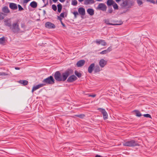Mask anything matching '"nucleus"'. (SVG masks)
<instances>
[{
	"label": "nucleus",
	"mask_w": 157,
	"mask_h": 157,
	"mask_svg": "<svg viewBox=\"0 0 157 157\" xmlns=\"http://www.w3.org/2000/svg\"><path fill=\"white\" fill-rule=\"evenodd\" d=\"M46 11L45 10H43V13H44V14H46Z\"/></svg>",
	"instance_id": "bf43d9fd"
},
{
	"label": "nucleus",
	"mask_w": 157,
	"mask_h": 157,
	"mask_svg": "<svg viewBox=\"0 0 157 157\" xmlns=\"http://www.w3.org/2000/svg\"><path fill=\"white\" fill-rule=\"evenodd\" d=\"M48 4V0H47V3L46 4H45L44 7L45 6L47 5Z\"/></svg>",
	"instance_id": "3c124183"
},
{
	"label": "nucleus",
	"mask_w": 157,
	"mask_h": 157,
	"mask_svg": "<svg viewBox=\"0 0 157 157\" xmlns=\"http://www.w3.org/2000/svg\"><path fill=\"white\" fill-rule=\"evenodd\" d=\"M80 2H82L84 0H78Z\"/></svg>",
	"instance_id": "13d9d810"
},
{
	"label": "nucleus",
	"mask_w": 157,
	"mask_h": 157,
	"mask_svg": "<svg viewBox=\"0 0 157 157\" xmlns=\"http://www.w3.org/2000/svg\"><path fill=\"white\" fill-rule=\"evenodd\" d=\"M64 13H61L60 14V17H63L64 18Z\"/></svg>",
	"instance_id": "37998d69"
},
{
	"label": "nucleus",
	"mask_w": 157,
	"mask_h": 157,
	"mask_svg": "<svg viewBox=\"0 0 157 157\" xmlns=\"http://www.w3.org/2000/svg\"><path fill=\"white\" fill-rule=\"evenodd\" d=\"M30 0H24V3H27L28 2H29Z\"/></svg>",
	"instance_id": "a18cd8bd"
},
{
	"label": "nucleus",
	"mask_w": 157,
	"mask_h": 157,
	"mask_svg": "<svg viewBox=\"0 0 157 157\" xmlns=\"http://www.w3.org/2000/svg\"><path fill=\"white\" fill-rule=\"evenodd\" d=\"M9 75L8 73L4 72H0V76H7Z\"/></svg>",
	"instance_id": "72a5a7b5"
},
{
	"label": "nucleus",
	"mask_w": 157,
	"mask_h": 157,
	"mask_svg": "<svg viewBox=\"0 0 157 157\" xmlns=\"http://www.w3.org/2000/svg\"><path fill=\"white\" fill-rule=\"evenodd\" d=\"M52 9L55 11H56L57 10V7L54 4H53L52 5Z\"/></svg>",
	"instance_id": "4c0bfd02"
},
{
	"label": "nucleus",
	"mask_w": 157,
	"mask_h": 157,
	"mask_svg": "<svg viewBox=\"0 0 157 157\" xmlns=\"http://www.w3.org/2000/svg\"><path fill=\"white\" fill-rule=\"evenodd\" d=\"M44 3H45V0H42Z\"/></svg>",
	"instance_id": "0e129e2a"
},
{
	"label": "nucleus",
	"mask_w": 157,
	"mask_h": 157,
	"mask_svg": "<svg viewBox=\"0 0 157 157\" xmlns=\"http://www.w3.org/2000/svg\"><path fill=\"white\" fill-rule=\"evenodd\" d=\"M127 11H128V10H125V11H124V12L122 13H126V12Z\"/></svg>",
	"instance_id": "052dcab7"
},
{
	"label": "nucleus",
	"mask_w": 157,
	"mask_h": 157,
	"mask_svg": "<svg viewBox=\"0 0 157 157\" xmlns=\"http://www.w3.org/2000/svg\"><path fill=\"white\" fill-rule=\"evenodd\" d=\"M147 2H150L151 3H155V2L153 0H147Z\"/></svg>",
	"instance_id": "c03bdc74"
},
{
	"label": "nucleus",
	"mask_w": 157,
	"mask_h": 157,
	"mask_svg": "<svg viewBox=\"0 0 157 157\" xmlns=\"http://www.w3.org/2000/svg\"><path fill=\"white\" fill-rule=\"evenodd\" d=\"M143 116L146 117H149L151 119L152 118L151 116L149 114H144L143 115Z\"/></svg>",
	"instance_id": "e433bc0d"
},
{
	"label": "nucleus",
	"mask_w": 157,
	"mask_h": 157,
	"mask_svg": "<svg viewBox=\"0 0 157 157\" xmlns=\"http://www.w3.org/2000/svg\"><path fill=\"white\" fill-rule=\"evenodd\" d=\"M106 5L103 3H99L96 8L97 10H101L103 11H106L107 9Z\"/></svg>",
	"instance_id": "423d86ee"
},
{
	"label": "nucleus",
	"mask_w": 157,
	"mask_h": 157,
	"mask_svg": "<svg viewBox=\"0 0 157 157\" xmlns=\"http://www.w3.org/2000/svg\"><path fill=\"white\" fill-rule=\"evenodd\" d=\"M95 42L98 45L101 44L104 46L107 45V43L105 41L102 40H96Z\"/></svg>",
	"instance_id": "f8f14e48"
},
{
	"label": "nucleus",
	"mask_w": 157,
	"mask_h": 157,
	"mask_svg": "<svg viewBox=\"0 0 157 157\" xmlns=\"http://www.w3.org/2000/svg\"><path fill=\"white\" fill-rule=\"evenodd\" d=\"M123 145L124 146L132 147L139 146V144L137 141L134 140H131L123 143Z\"/></svg>",
	"instance_id": "7ed1b4c3"
},
{
	"label": "nucleus",
	"mask_w": 157,
	"mask_h": 157,
	"mask_svg": "<svg viewBox=\"0 0 157 157\" xmlns=\"http://www.w3.org/2000/svg\"><path fill=\"white\" fill-rule=\"evenodd\" d=\"M75 116L78 117L80 118H83L85 116V115L84 114H81L78 115H75Z\"/></svg>",
	"instance_id": "7c9ffc66"
},
{
	"label": "nucleus",
	"mask_w": 157,
	"mask_h": 157,
	"mask_svg": "<svg viewBox=\"0 0 157 157\" xmlns=\"http://www.w3.org/2000/svg\"><path fill=\"white\" fill-rule=\"evenodd\" d=\"M95 157H102V156L98 155H95Z\"/></svg>",
	"instance_id": "09e8293b"
},
{
	"label": "nucleus",
	"mask_w": 157,
	"mask_h": 157,
	"mask_svg": "<svg viewBox=\"0 0 157 157\" xmlns=\"http://www.w3.org/2000/svg\"><path fill=\"white\" fill-rule=\"evenodd\" d=\"M72 4L73 6H76L77 4V2L76 0H73L72 2Z\"/></svg>",
	"instance_id": "473e14b6"
},
{
	"label": "nucleus",
	"mask_w": 157,
	"mask_h": 157,
	"mask_svg": "<svg viewBox=\"0 0 157 157\" xmlns=\"http://www.w3.org/2000/svg\"><path fill=\"white\" fill-rule=\"evenodd\" d=\"M77 79V78L75 75H72L68 78L67 81L68 82H72L75 81Z\"/></svg>",
	"instance_id": "1a4fd4ad"
},
{
	"label": "nucleus",
	"mask_w": 157,
	"mask_h": 157,
	"mask_svg": "<svg viewBox=\"0 0 157 157\" xmlns=\"http://www.w3.org/2000/svg\"><path fill=\"white\" fill-rule=\"evenodd\" d=\"M21 27L22 28H23L25 27V25H24L22 24V25H21Z\"/></svg>",
	"instance_id": "4d7b16f0"
},
{
	"label": "nucleus",
	"mask_w": 157,
	"mask_h": 157,
	"mask_svg": "<svg viewBox=\"0 0 157 157\" xmlns=\"http://www.w3.org/2000/svg\"><path fill=\"white\" fill-rule=\"evenodd\" d=\"M75 18L77 17V16L78 15V13L77 11L74 12L73 13Z\"/></svg>",
	"instance_id": "a19ab883"
},
{
	"label": "nucleus",
	"mask_w": 157,
	"mask_h": 157,
	"mask_svg": "<svg viewBox=\"0 0 157 157\" xmlns=\"http://www.w3.org/2000/svg\"><path fill=\"white\" fill-rule=\"evenodd\" d=\"M95 1L94 0H85L84 1V4L85 5L92 4L94 3Z\"/></svg>",
	"instance_id": "a211bd4d"
},
{
	"label": "nucleus",
	"mask_w": 157,
	"mask_h": 157,
	"mask_svg": "<svg viewBox=\"0 0 157 157\" xmlns=\"http://www.w3.org/2000/svg\"><path fill=\"white\" fill-rule=\"evenodd\" d=\"M43 84H45V86L46 84H53L55 83V80L53 77L52 76L48 77L44 79L42 81Z\"/></svg>",
	"instance_id": "20e7f679"
},
{
	"label": "nucleus",
	"mask_w": 157,
	"mask_h": 157,
	"mask_svg": "<svg viewBox=\"0 0 157 157\" xmlns=\"http://www.w3.org/2000/svg\"><path fill=\"white\" fill-rule=\"evenodd\" d=\"M59 0L61 2H63L65 1V0Z\"/></svg>",
	"instance_id": "864d4df0"
},
{
	"label": "nucleus",
	"mask_w": 157,
	"mask_h": 157,
	"mask_svg": "<svg viewBox=\"0 0 157 157\" xmlns=\"http://www.w3.org/2000/svg\"><path fill=\"white\" fill-rule=\"evenodd\" d=\"M113 11V9L111 7L109 8L108 10L107 11V13H112Z\"/></svg>",
	"instance_id": "c9c22d12"
},
{
	"label": "nucleus",
	"mask_w": 157,
	"mask_h": 157,
	"mask_svg": "<svg viewBox=\"0 0 157 157\" xmlns=\"http://www.w3.org/2000/svg\"><path fill=\"white\" fill-rule=\"evenodd\" d=\"M3 13H2L0 12V20H2L4 18Z\"/></svg>",
	"instance_id": "f704fd0d"
},
{
	"label": "nucleus",
	"mask_w": 157,
	"mask_h": 157,
	"mask_svg": "<svg viewBox=\"0 0 157 157\" xmlns=\"http://www.w3.org/2000/svg\"><path fill=\"white\" fill-rule=\"evenodd\" d=\"M9 7L11 9L13 10H15L17 8V4L13 3H10Z\"/></svg>",
	"instance_id": "f3484780"
},
{
	"label": "nucleus",
	"mask_w": 157,
	"mask_h": 157,
	"mask_svg": "<svg viewBox=\"0 0 157 157\" xmlns=\"http://www.w3.org/2000/svg\"><path fill=\"white\" fill-rule=\"evenodd\" d=\"M19 82L22 84L24 86H26L28 84V82L25 80H20L19 81Z\"/></svg>",
	"instance_id": "b1692460"
},
{
	"label": "nucleus",
	"mask_w": 157,
	"mask_h": 157,
	"mask_svg": "<svg viewBox=\"0 0 157 157\" xmlns=\"http://www.w3.org/2000/svg\"><path fill=\"white\" fill-rule=\"evenodd\" d=\"M112 50V47H109L107 49L101 52H100V54H106L109 52H110Z\"/></svg>",
	"instance_id": "6ab92c4d"
},
{
	"label": "nucleus",
	"mask_w": 157,
	"mask_h": 157,
	"mask_svg": "<svg viewBox=\"0 0 157 157\" xmlns=\"http://www.w3.org/2000/svg\"><path fill=\"white\" fill-rule=\"evenodd\" d=\"M53 0V2L55 3L56 2L58 1V0Z\"/></svg>",
	"instance_id": "6e6d98bb"
},
{
	"label": "nucleus",
	"mask_w": 157,
	"mask_h": 157,
	"mask_svg": "<svg viewBox=\"0 0 157 157\" xmlns=\"http://www.w3.org/2000/svg\"><path fill=\"white\" fill-rule=\"evenodd\" d=\"M15 69L16 70H19L20 69V68L19 67H15Z\"/></svg>",
	"instance_id": "603ef678"
},
{
	"label": "nucleus",
	"mask_w": 157,
	"mask_h": 157,
	"mask_svg": "<svg viewBox=\"0 0 157 157\" xmlns=\"http://www.w3.org/2000/svg\"><path fill=\"white\" fill-rule=\"evenodd\" d=\"M114 3V2L113 0H108L107 2V4L108 6L113 5Z\"/></svg>",
	"instance_id": "bb28decb"
},
{
	"label": "nucleus",
	"mask_w": 157,
	"mask_h": 157,
	"mask_svg": "<svg viewBox=\"0 0 157 157\" xmlns=\"http://www.w3.org/2000/svg\"><path fill=\"white\" fill-rule=\"evenodd\" d=\"M44 86H45V84H43V83H42L38 84V85H36V86H34L33 87L35 88V90H36L39 88H40Z\"/></svg>",
	"instance_id": "393cba45"
},
{
	"label": "nucleus",
	"mask_w": 157,
	"mask_h": 157,
	"mask_svg": "<svg viewBox=\"0 0 157 157\" xmlns=\"http://www.w3.org/2000/svg\"><path fill=\"white\" fill-rule=\"evenodd\" d=\"M107 62V61L105 59H100L99 63V65L101 67L103 68L106 65Z\"/></svg>",
	"instance_id": "ddd939ff"
},
{
	"label": "nucleus",
	"mask_w": 157,
	"mask_h": 157,
	"mask_svg": "<svg viewBox=\"0 0 157 157\" xmlns=\"http://www.w3.org/2000/svg\"><path fill=\"white\" fill-rule=\"evenodd\" d=\"M4 22L5 25L10 27L11 28V21L10 19H5L4 20Z\"/></svg>",
	"instance_id": "9d476101"
},
{
	"label": "nucleus",
	"mask_w": 157,
	"mask_h": 157,
	"mask_svg": "<svg viewBox=\"0 0 157 157\" xmlns=\"http://www.w3.org/2000/svg\"><path fill=\"white\" fill-rule=\"evenodd\" d=\"M35 90H36L33 87V89H32V92L33 93L34 92V91Z\"/></svg>",
	"instance_id": "8fccbe9b"
},
{
	"label": "nucleus",
	"mask_w": 157,
	"mask_h": 157,
	"mask_svg": "<svg viewBox=\"0 0 157 157\" xmlns=\"http://www.w3.org/2000/svg\"><path fill=\"white\" fill-rule=\"evenodd\" d=\"M78 11L79 14L83 16L85 15V11L84 8L82 7H80L78 8Z\"/></svg>",
	"instance_id": "2eb2a0df"
},
{
	"label": "nucleus",
	"mask_w": 157,
	"mask_h": 157,
	"mask_svg": "<svg viewBox=\"0 0 157 157\" xmlns=\"http://www.w3.org/2000/svg\"><path fill=\"white\" fill-rule=\"evenodd\" d=\"M87 95H88L89 97H93V98L95 97L96 96V95L95 94H93V95H91V94H87Z\"/></svg>",
	"instance_id": "79ce46f5"
},
{
	"label": "nucleus",
	"mask_w": 157,
	"mask_h": 157,
	"mask_svg": "<svg viewBox=\"0 0 157 157\" xmlns=\"http://www.w3.org/2000/svg\"><path fill=\"white\" fill-rule=\"evenodd\" d=\"M87 12L90 16L93 15L94 13V10L92 9H88L87 10Z\"/></svg>",
	"instance_id": "aec40b11"
},
{
	"label": "nucleus",
	"mask_w": 157,
	"mask_h": 157,
	"mask_svg": "<svg viewBox=\"0 0 157 157\" xmlns=\"http://www.w3.org/2000/svg\"><path fill=\"white\" fill-rule=\"evenodd\" d=\"M57 7H58V11L59 13H60L61 11L62 8V5L59 3L58 5H57Z\"/></svg>",
	"instance_id": "cd10ccee"
},
{
	"label": "nucleus",
	"mask_w": 157,
	"mask_h": 157,
	"mask_svg": "<svg viewBox=\"0 0 157 157\" xmlns=\"http://www.w3.org/2000/svg\"><path fill=\"white\" fill-rule=\"evenodd\" d=\"M2 11L5 13H8L10 12L7 6H5L2 8Z\"/></svg>",
	"instance_id": "412c9836"
},
{
	"label": "nucleus",
	"mask_w": 157,
	"mask_h": 157,
	"mask_svg": "<svg viewBox=\"0 0 157 157\" xmlns=\"http://www.w3.org/2000/svg\"><path fill=\"white\" fill-rule=\"evenodd\" d=\"M85 62L84 59H81L77 62L76 65L78 67H81L85 64Z\"/></svg>",
	"instance_id": "4468645a"
},
{
	"label": "nucleus",
	"mask_w": 157,
	"mask_h": 157,
	"mask_svg": "<svg viewBox=\"0 0 157 157\" xmlns=\"http://www.w3.org/2000/svg\"><path fill=\"white\" fill-rule=\"evenodd\" d=\"M96 0L97 1L100 2V1H102L103 0Z\"/></svg>",
	"instance_id": "680f3d73"
},
{
	"label": "nucleus",
	"mask_w": 157,
	"mask_h": 157,
	"mask_svg": "<svg viewBox=\"0 0 157 157\" xmlns=\"http://www.w3.org/2000/svg\"><path fill=\"white\" fill-rule=\"evenodd\" d=\"M156 3H157V1H156Z\"/></svg>",
	"instance_id": "69168bd1"
},
{
	"label": "nucleus",
	"mask_w": 157,
	"mask_h": 157,
	"mask_svg": "<svg viewBox=\"0 0 157 157\" xmlns=\"http://www.w3.org/2000/svg\"><path fill=\"white\" fill-rule=\"evenodd\" d=\"M121 0H115L116 2L117 3L119 2Z\"/></svg>",
	"instance_id": "5fc2aeb1"
},
{
	"label": "nucleus",
	"mask_w": 157,
	"mask_h": 157,
	"mask_svg": "<svg viewBox=\"0 0 157 157\" xmlns=\"http://www.w3.org/2000/svg\"><path fill=\"white\" fill-rule=\"evenodd\" d=\"M75 74L79 78L81 77L82 76V74L78 72L77 71H75Z\"/></svg>",
	"instance_id": "c85d7f7f"
},
{
	"label": "nucleus",
	"mask_w": 157,
	"mask_h": 157,
	"mask_svg": "<svg viewBox=\"0 0 157 157\" xmlns=\"http://www.w3.org/2000/svg\"><path fill=\"white\" fill-rule=\"evenodd\" d=\"M133 112L135 113L136 115L138 117H140L142 115L140 112L137 110H134Z\"/></svg>",
	"instance_id": "a878e982"
},
{
	"label": "nucleus",
	"mask_w": 157,
	"mask_h": 157,
	"mask_svg": "<svg viewBox=\"0 0 157 157\" xmlns=\"http://www.w3.org/2000/svg\"><path fill=\"white\" fill-rule=\"evenodd\" d=\"M12 30L14 33H18L20 31V29L17 22L13 23L11 27Z\"/></svg>",
	"instance_id": "39448f33"
},
{
	"label": "nucleus",
	"mask_w": 157,
	"mask_h": 157,
	"mask_svg": "<svg viewBox=\"0 0 157 157\" xmlns=\"http://www.w3.org/2000/svg\"><path fill=\"white\" fill-rule=\"evenodd\" d=\"M121 21H121H120L119 22H118V23H117V24H119V23H120V22Z\"/></svg>",
	"instance_id": "e2e57ef3"
},
{
	"label": "nucleus",
	"mask_w": 157,
	"mask_h": 157,
	"mask_svg": "<svg viewBox=\"0 0 157 157\" xmlns=\"http://www.w3.org/2000/svg\"><path fill=\"white\" fill-rule=\"evenodd\" d=\"M98 110H99L103 114L104 119L106 120L108 118V114L105 110L104 109L99 108Z\"/></svg>",
	"instance_id": "0eeeda50"
},
{
	"label": "nucleus",
	"mask_w": 157,
	"mask_h": 157,
	"mask_svg": "<svg viewBox=\"0 0 157 157\" xmlns=\"http://www.w3.org/2000/svg\"><path fill=\"white\" fill-rule=\"evenodd\" d=\"M18 10L19 11H21L24 10L23 8L22 7V6L20 5H18Z\"/></svg>",
	"instance_id": "ea45409f"
},
{
	"label": "nucleus",
	"mask_w": 157,
	"mask_h": 157,
	"mask_svg": "<svg viewBox=\"0 0 157 157\" xmlns=\"http://www.w3.org/2000/svg\"><path fill=\"white\" fill-rule=\"evenodd\" d=\"M5 41V38L4 37H2L1 38H0V43L2 44Z\"/></svg>",
	"instance_id": "58836bf2"
},
{
	"label": "nucleus",
	"mask_w": 157,
	"mask_h": 157,
	"mask_svg": "<svg viewBox=\"0 0 157 157\" xmlns=\"http://www.w3.org/2000/svg\"><path fill=\"white\" fill-rule=\"evenodd\" d=\"M101 69H100V67L98 65H95L94 69V72L95 73H98L100 71Z\"/></svg>",
	"instance_id": "4be33fe9"
},
{
	"label": "nucleus",
	"mask_w": 157,
	"mask_h": 157,
	"mask_svg": "<svg viewBox=\"0 0 157 157\" xmlns=\"http://www.w3.org/2000/svg\"><path fill=\"white\" fill-rule=\"evenodd\" d=\"M113 6L114 10H118V6L117 4L115 2L114 4H113Z\"/></svg>",
	"instance_id": "c756f323"
},
{
	"label": "nucleus",
	"mask_w": 157,
	"mask_h": 157,
	"mask_svg": "<svg viewBox=\"0 0 157 157\" xmlns=\"http://www.w3.org/2000/svg\"><path fill=\"white\" fill-rule=\"evenodd\" d=\"M135 4V2L133 0H124L121 4V8L123 9L130 8Z\"/></svg>",
	"instance_id": "f03ea898"
},
{
	"label": "nucleus",
	"mask_w": 157,
	"mask_h": 157,
	"mask_svg": "<svg viewBox=\"0 0 157 157\" xmlns=\"http://www.w3.org/2000/svg\"><path fill=\"white\" fill-rule=\"evenodd\" d=\"M104 21L105 23L107 25H121L123 22H122L121 21L120 22V23L119 24H112V23H109V19H105L104 20Z\"/></svg>",
	"instance_id": "dca6fc26"
},
{
	"label": "nucleus",
	"mask_w": 157,
	"mask_h": 157,
	"mask_svg": "<svg viewBox=\"0 0 157 157\" xmlns=\"http://www.w3.org/2000/svg\"><path fill=\"white\" fill-rule=\"evenodd\" d=\"M136 2L138 5L140 6L143 3L142 0H136Z\"/></svg>",
	"instance_id": "2f4dec72"
},
{
	"label": "nucleus",
	"mask_w": 157,
	"mask_h": 157,
	"mask_svg": "<svg viewBox=\"0 0 157 157\" xmlns=\"http://www.w3.org/2000/svg\"><path fill=\"white\" fill-rule=\"evenodd\" d=\"M45 26L49 29H54L56 28L55 25L50 22H46L45 24Z\"/></svg>",
	"instance_id": "6e6552de"
},
{
	"label": "nucleus",
	"mask_w": 157,
	"mask_h": 157,
	"mask_svg": "<svg viewBox=\"0 0 157 157\" xmlns=\"http://www.w3.org/2000/svg\"><path fill=\"white\" fill-rule=\"evenodd\" d=\"M95 67L94 63H91L88 69V71L89 73H91L93 71H94Z\"/></svg>",
	"instance_id": "9b49d317"
},
{
	"label": "nucleus",
	"mask_w": 157,
	"mask_h": 157,
	"mask_svg": "<svg viewBox=\"0 0 157 157\" xmlns=\"http://www.w3.org/2000/svg\"><path fill=\"white\" fill-rule=\"evenodd\" d=\"M61 23L63 27H65V25L63 22L62 21H61Z\"/></svg>",
	"instance_id": "49530a36"
},
{
	"label": "nucleus",
	"mask_w": 157,
	"mask_h": 157,
	"mask_svg": "<svg viewBox=\"0 0 157 157\" xmlns=\"http://www.w3.org/2000/svg\"><path fill=\"white\" fill-rule=\"evenodd\" d=\"M58 20H60V22L61 21H62V18H61L60 17H59V16L58 17Z\"/></svg>",
	"instance_id": "de8ad7c7"
},
{
	"label": "nucleus",
	"mask_w": 157,
	"mask_h": 157,
	"mask_svg": "<svg viewBox=\"0 0 157 157\" xmlns=\"http://www.w3.org/2000/svg\"><path fill=\"white\" fill-rule=\"evenodd\" d=\"M30 5L32 8H36L37 6V4L36 2L33 1L30 3Z\"/></svg>",
	"instance_id": "5701e85b"
},
{
	"label": "nucleus",
	"mask_w": 157,
	"mask_h": 157,
	"mask_svg": "<svg viewBox=\"0 0 157 157\" xmlns=\"http://www.w3.org/2000/svg\"><path fill=\"white\" fill-rule=\"evenodd\" d=\"M73 73V71L71 69H68L62 74L59 71H56L54 75L55 79L57 82H64L67 77Z\"/></svg>",
	"instance_id": "f257e3e1"
}]
</instances>
